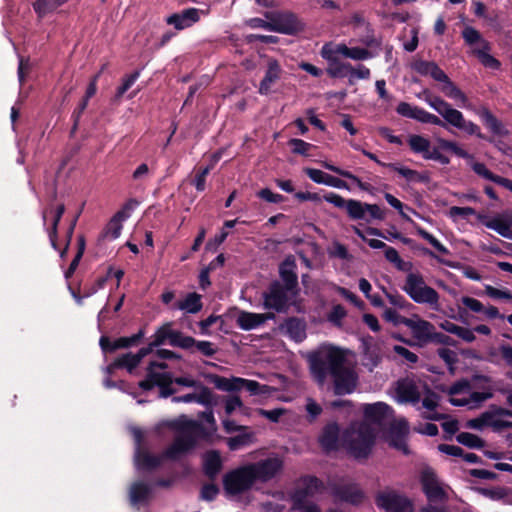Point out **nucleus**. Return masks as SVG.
<instances>
[{
  "instance_id": "nucleus-12",
  "label": "nucleus",
  "mask_w": 512,
  "mask_h": 512,
  "mask_svg": "<svg viewBox=\"0 0 512 512\" xmlns=\"http://www.w3.org/2000/svg\"><path fill=\"white\" fill-rule=\"evenodd\" d=\"M254 482L247 465L227 472L223 476V486L227 494L238 495L251 489Z\"/></svg>"
},
{
  "instance_id": "nucleus-30",
  "label": "nucleus",
  "mask_w": 512,
  "mask_h": 512,
  "mask_svg": "<svg viewBox=\"0 0 512 512\" xmlns=\"http://www.w3.org/2000/svg\"><path fill=\"white\" fill-rule=\"evenodd\" d=\"M223 463L219 451L211 450L203 456V471L209 480L214 481L220 471L222 470Z\"/></svg>"
},
{
  "instance_id": "nucleus-45",
  "label": "nucleus",
  "mask_w": 512,
  "mask_h": 512,
  "mask_svg": "<svg viewBox=\"0 0 512 512\" xmlns=\"http://www.w3.org/2000/svg\"><path fill=\"white\" fill-rule=\"evenodd\" d=\"M456 441L469 449H482L486 444L482 438L470 432H460L456 435Z\"/></svg>"
},
{
  "instance_id": "nucleus-54",
  "label": "nucleus",
  "mask_w": 512,
  "mask_h": 512,
  "mask_svg": "<svg viewBox=\"0 0 512 512\" xmlns=\"http://www.w3.org/2000/svg\"><path fill=\"white\" fill-rule=\"evenodd\" d=\"M303 489L309 492L310 496L324 489V483L318 477L307 475L302 478Z\"/></svg>"
},
{
  "instance_id": "nucleus-11",
  "label": "nucleus",
  "mask_w": 512,
  "mask_h": 512,
  "mask_svg": "<svg viewBox=\"0 0 512 512\" xmlns=\"http://www.w3.org/2000/svg\"><path fill=\"white\" fill-rule=\"evenodd\" d=\"M375 504L384 512H414L413 501L395 490L378 492L375 496Z\"/></svg>"
},
{
  "instance_id": "nucleus-13",
  "label": "nucleus",
  "mask_w": 512,
  "mask_h": 512,
  "mask_svg": "<svg viewBox=\"0 0 512 512\" xmlns=\"http://www.w3.org/2000/svg\"><path fill=\"white\" fill-rule=\"evenodd\" d=\"M173 375L170 372L149 371L146 377L138 383L143 391H150L154 387L159 388V397L168 398L176 393V389L172 387Z\"/></svg>"
},
{
  "instance_id": "nucleus-22",
  "label": "nucleus",
  "mask_w": 512,
  "mask_h": 512,
  "mask_svg": "<svg viewBox=\"0 0 512 512\" xmlns=\"http://www.w3.org/2000/svg\"><path fill=\"white\" fill-rule=\"evenodd\" d=\"M144 335V330L140 329L136 334L130 337H120L114 341H111L108 336H101L99 345L104 353H113L118 349H125L137 345Z\"/></svg>"
},
{
  "instance_id": "nucleus-60",
  "label": "nucleus",
  "mask_w": 512,
  "mask_h": 512,
  "mask_svg": "<svg viewBox=\"0 0 512 512\" xmlns=\"http://www.w3.org/2000/svg\"><path fill=\"white\" fill-rule=\"evenodd\" d=\"M383 318L385 321L392 323L395 326L403 324L408 326L411 318H407L405 316L400 315L395 309L387 308L383 313Z\"/></svg>"
},
{
  "instance_id": "nucleus-25",
  "label": "nucleus",
  "mask_w": 512,
  "mask_h": 512,
  "mask_svg": "<svg viewBox=\"0 0 512 512\" xmlns=\"http://www.w3.org/2000/svg\"><path fill=\"white\" fill-rule=\"evenodd\" d=\"M478 220L487 228L496 231L502 237L512 240V212L504 214V218L494 217L489 219L487 216L479 214Z\"/></svg>"
},
{
  "instance_id": "nucleus-57",
  "label": "nucleus",
  "mask_w": 512,
  "mask_h": 512,
  "mask_svg": "<svg viewBox=\"0 0 512 512\" xmlns=\"http://www.w3.org/2000/svg\"><path fill=\"white\" fill-rule=\"evenodd\" d=\"M443 112L442 117L444 119V123L447 122L458 129L464 119L463 113L453 108L451 105H449L446 110H443Z\"/></svg>"
},
{
  "instance_id": "nucleus-61",
  "label": "nucleus",
  "mask_w": 512,
  "mask_h": 512,
  "mask_svg": "<svg viewBox=\"0 0 512 512\" xmlns=\"http://www.w3.org/2000/svg\"><path fill=\"white\" fill-rule=\"evenodd\" d=\"M328 255L331 258H338L341 260H350L352 258L347 247L339 241H334L332 248L328 250Z\"/></svg>"
},
{
  "instance_id": "nucleus-26",
  "label": "nucleus",
  "mask_w": 512,
  "mask_h": 512,
  "mask_svg": "<svg viewBox=\"0 0 512 512\" xmlns=\"http://www.w3.org/2000/svg\"><path fill=\"white\" fill-rule=\"evenodd\" d=\"M340 427L337 422L327 423L319 435L318 442L325 452H332L338 449Z\"/></svg>"
},
{
  "instance_id": "nucleus-1",
  "label": "nucleus",
  "mask_w": 512,
  "mask_h": 512,
  "mask_svg": "<svg viewBox=\"0 0 512 512\" xmlns=\"http://www.w3.org/2000/svg\"><path fill=\"white\" fill-rule=\"evenodd\" d=\"M345 361L346 355L338 347L332 346L326 351L314 352L309 356L311 374L320 385L330 375L335 395L351 394L356 389L358 376L353 369L345 366Z\"/></svg>"
},
{
  "instance_id": "nucleus-19",
  "label": "nucleus",
  "mask_w": 512,
  "mask_h": 512,
  "mask_svg": "<svg viewBox=\"0 0 512 512\" xmlns=\"http://www.w3.org/2000/svg\"><path fill=\"white\" fill-rule=\"evenodd\" d=\"M396 112L403 117L414 119L421 123L446 127V123H444V121L441 120L438 116L429 113L421 107L412 106L407 102H400L396 107Z\"/></svg>"
},
{
  "instance_id": "nucleus-21",
  "label": "nucleus",
  "mask_w": 512,
  "mask_h": 512,
  "mask_svg": "<svg viewBox=\"0 0 512 512\" xmlns=\"http://www.w3.org/2000/svg\"><path fill=\"white\" fill-rule=\"evenodd\" d=\"M420 482L422 490L430 502L446 499V493L439 485L437 476L431 468H427L422 471Z\"/></svg>"
},
{
  "instance_id": "nucleus-4",
  "label": "nucleus",
  "mask_w": 512,
  "mask_h": 512,
  "mask_svg": "<svg viewBox=\"0 0 512 512\" xmlns=\"http://www.w3.org/2000/svg\"><path fill=\"white\" fill-rule=\"evenodd\" d=\"M183 433L178 435L173 443L164 450L162 453L164 460H178L182 455L188 453L196 446V438L194 433L200 437L207 439L210 437V433L204 427V425L195 420H188L184 423Z\"/></svg>"
},
{
  "instance_id": "nucleus-33",
  "label": "nucleus",
  "mask_w": 512,
  "mask_h": 512,
  "mask_svg": "<svg viewBox=\"0 0 512 512\" xmlns=\"http://www.w3.org/2000/svg\"><path fill=\"white\" fill-rule=\"evenodd\" d=\"M282 328H285L286 334L289 338L297 343L302 342L306 338V324L300 318H287L282 325Z\"/></svg>"
},
{
  "instance_id": "nucleus-37",
  "label": "nucleus",
  "mask_w": 512,
  "mask_h": 512,
  "mask_svg": "<svg viewBox=\"0 0 512 512\" xmlns=\"http://www.w3.org/2000/svg\"><path fill=\"white\" fill-rule=\"evenodd\" d=\"M490 50V42H484V47L475 48L472 52L484 67L499 70L501 62L490 54Z\"/></svg>"
},
{
  "instance_id": "nucleus-39",
  "label": "nucleus",
  "mask_w": 512,
  "mask_h": 512,
  "mask_svg": "<svg viewBox=\"0 0 512 512\" xmlns=\"http://www.w3.org/2000/svg\"><path fill=\"white\" fill-rule=\"evenodd\" d=\"M202 307L201 295L196 292L188 293L185 299L174 304V308L191 314L198 313Z\"/></svg>"
},
{
  "instance_id": "nucleus-58",
  "label": "nucleus",
  "mask_w": 512,
  "mask_h": 512,
  "mask_svg": "<svg viewBox=\"0 0 512 512\" xmlns=\"http://www.w3.org/2000/svg\"><path fill=\"white\" fill-rule=\"evenodd\" d=\"M288 145L292 148V153L302 155L305 157L309 156V151L312 148H315L313 144L298 138L290 139L288 141Z\"/></svg>"
},
{
  "instance_id": "nucleus-29",
  "label": "nucleus",
  "mask_w": 512,
  "mask_h": 512,
  "mask_svg": "<svg viewBox=\"0 0 512 512\" xmlns=\"http://www.w3.org/2000/svg\"><path fill=\"white\" fill-rule=\"evenodd\" d=\"M275 315L272 312L257 314L242 311L237 318V325L246 331L252 330L264 324L268 319H274Z\"/></svg>"
},
{
  "instance_id": "nucleus-31",
  "label": "nucleus",
  "mask_w": 512,
  "mask_h": 512,
  "mask_svg": "<svg viewBox=\"0 0 512 512\" xmlns=\"http://www.w3.org/2000/svg\"><path fill=\"white\" fill-rule=\"evenodd\" d=\"M396 393L399 401L403 403L415 404L420 400V392L413 381H398Z\"/></svg>"
},
{
  "instance_id": "nucleus-7",
  "label": "nucleus",
  "mask_w": 512,
  "mask_h": 512,
  "mask_svg": "<svg viewBox=\"0 0 512 512\" xmlns=\"http://www.w3.org/2000/svg\"><path fill=\"white\" fill-rule=\"evenodd\" d=\"M402 290L418 304L434 306L439 302L438 292L426 285L423 276L419 273H409L406 276Z\"/></svg>"
},
{
  "instance_id": "nucleus-28",
  "label": "nucleus",
  "mask_w": 512,
  "mask_h": 512,
  "mask_svg": "<svg viewBox=\"0 0 512 512\" xmlns=\"http://www.w3.org/2000/svg\"><path fill=\"white\" fill-rule=\"evenodd\" d=\"M282 74V68L276 59H270L267 64V70L263 79L260 82L258 92L261 95H268L271 92V87L276 83Z\"/></svg>"
},
{
  "instance_id": "nucleus-56",
  "label": "nucleus",
  "mask_w": 512,
  "mask_h": 512,
  "mask_svg": "<svg viewBox=\"0 0 512 512\" xmlns=\"http://www.w3.org/2000/svg\"><path fill=\"white\" fill-rule=\"evenodd\" d=\"M437 355L445 362L448 367V370L451 374L455 371V365L458 362L457 353L449 348H438Z\"/></svg>"
},
{
  "instance_id": "nucleus-35",
  "label": "nucleus",
  "mask_w": 512,
  "mask_h": 512,
  "mask_svg": "<svg viewBox=\"0 0 512 512\" xmlns=\"http://www.w3.org/2000/svg\"><path fill=\"white\" fill-rule=\"evenodd\" d=\"M388 168L396 171L402 177H404L408 182H417L427 184L430 182V175L428 172H419L417 170L400 166L398 163H390L388 164Z\"/></svg>"
},
{
  "instance_id": "nucleus-15",
  "label": "nucleus",
  "mask_w": 512,
  "mask_h": 512,
  "mask_svg": "<svg viewBox=\"0 0 512 512\" xmlns=\"http://www.w3.org/2000/svg\"><path fill=\"white\" fill-rule=\"evenodd\" d=\"M320 55L328 63L326 72L330 78H345L348 76V69L351 68V63L343 62L339 59L340 53L336 52V47L331 43L323 45Z\"/></svg>"
},
{
  "instance_id": "nucleus-2",
  "label": "nucleus",
  "mask_w": 512,
  "mask_h": 512,
  "mask_svg": "<svg viewBox=\"0 0 512 512\" xmlns=\"http://www.w3.org/2000/svg\"><path fill=\"white\" fill-rule=\"evenodd\" d=\"M407 143L413 153L420 154L425 160L437 161L442 165H448L450 163V159L446 155L440 153L439 149L449 150L456 156L466 160L473 159V155L461 148L457 142L444 138H438V147H434L433 149H431L430 140L422 135H409Z\"/></svg>"
},
{
  "instance_id": "nucleus-36",
  "label": "nucleus",
  "mask_w": 512,
  "mask_h": 512,
  "mask_svg": "<svg viewBox=\"0 0 512 512\" xmlns=\"http://www.w3.org/2000/svg\"><path fill=\"white\" fill-rule=\"evenodd\" d=\"M164 460L163 455H153L148 451H138L136 454V466L138 469L151 471L158 468Z\"/></svg>"
},
{
  "instance_id": "nucleus-32",
  "label": "nucleus",
  "mask_w": 512,
  "mask_h": 512,
  "mask_svg": "<svg viewBox=\"0 0 512 512\" xmlns=\"http://www.w3.org/2000/svg\"><path fill=\"white\" fill-rule=\"evenodd\" d=\"M423 252L425 254L435 258L439 263H441L447 267L454 268V269H461L463 275L470 280L480 281L482 278L480 273L472 266L462 265L459 262H454V261H450V260L441 258V257L437 256L435 253H433L431 250H429L428 248H423Z\"/></svg>"
},
{
  "instance_id": "nucleus-48",
  "label": "nucleus",
  "mask_w": 512,
  "mask_h": 512,
  "mask_svg": "<svg viewBox=\"0 0 512 512\" xmlns=\"http://www.w3.org/2000/svg\"><path fill=\"white\" fill-rule=\"evenodd\" d=\"M461 35L465 44L468 46L479 44L480 47H484V42H488L482 37L481 33L472 26H466L462 30Z\"/></svg>"
},
{
  "instance_id": "nucleus-49",
  "label": "nucleus",
  "mask_w": 512,
  "mask_h": 512,
  "mask_svg": "<svg viewBox=\"0 0 512 512\" xmlns=\"http://www.w3.org/2000/svg\"><path fill=\"white\" fill-rule=\"evenodd\" d=\"M384 255L386 260L390 263H393L395 267L400 271H407L412 266L410 262H404L399 256L398 251L391 246H386L384 249Z\"/></svg>"
},
{
  "instance_id": "nucleus-55",
  "label": "nucleus",
  "mask_w": 512,
  "mask_h": 512,
  "mask_svg": "<svg viewBox=\"0 0 512 512\" xmlns=\"http://www.w3.org/2000/svg\"><path fill=\"white\" fill-rule=\"evenodd\" d=\"M139 358H136L135 354L128 352L114 360V366L126 368L129 372H132L139 365Z\"/></svg>"
},
{
  "instance_id": "nucleus-51",
  "label": "nucleus",
  "mask_w": 512,
  "mask_h": 512,
  "mask_svg": "<svg viewBox=\"0 0 512 512\" xmlns=\"http://www.w3.org/2000/svg\"><path fill=\"white\" fill-rule=\"evenodd\" d=\"M139 77L140 70H135L131 74L124 76L122 79V84L116 89L114 100L119 101Z\"/></svg>"
},
{
  "instance_id": "nucleus-14",
  "label": "nucleus",
  "mask_w": 512,
  "mask_h": 512,
  "mask_svg": "<svg viewBox=\"0 0 512 512\" xmlns=\"http://www.w3.org/2000/svg\"><path fill=\"white\" fill-rule=\"evenodd\" d=\"M323 199L337 208L345 209L351 220H365L368 223L370 222V219L366 217L365 202L355 199H345L334 192L326 193L323 195Z\"/></svg>"
},
{
  "instance_id": "nucleus-64",
  "label": "nucleus",
  "mask_w": 512,
  "mask_h": 512,
  "mask_svg": "<svg viewBox=\"0 0 512 512\" xmlns=\"http://www.w3.org/2000/svg\"><path fill=\"white\" fill-rule=\"evenodd\" d=\"M472 170L480 177L489 180L491 182L496 181L498 175L494 174L492 171H490L484 163L481 162H473L471 165Z\"/></svg>"
},
{
  "instance_id": "nucleus-16",
  "label": "nucleus",
  "mask_w": 512,
  "mask_h": 512,
  "mask_svg": "<svg viewBox=\"0 0 512 512\" xmlns=\"http://www.w3.org/2000/svg\"><path fill=\"white\" fill-rule=\"evenodd\" d=\"M330 493L335 500L359 506L365 500V493L357 483L330 484Z\"/></svg>"
},
{
  "instance_id": "nucleus-24",
  "label": "nucleus",
  "mask_w": 512,
  "mask_h": 512,
  "mask_svg": "<svg viewBox=\"0 0 512 512\" xmlns=\"http://www.w3.org/2000/svg\"><path fill=\"white\" fill-rule=\"evenodd\" d=\"M407 327L411 329L412 336L417 340L419 346L430 344L436 329L431 322L420 318L410 319Z\"/></svg>"
},
{
  "instance_id": "nucleus-5",
  "label": "nucleus",
  "mask_w": 512,
  "mask_h": 512,
  "mask_svg": "<svg viewBox=\"0 0 512 512\" xmlns=\"http://www.w3.org/2000/svg\"><path fill=\"white\" fill-rule=\"evenodd\" d=\"M183 433L178 435L173 443L164 450L162 453L164 460H178L182 455L188 453L196 446V438L194 433L200 437L207 439L210 437V433L204 427V425L195 420H188L184 423Z\"/></svg>"
},
{
  "instance_id": "nucleus-20",
  "label": "nucleus",
  "mask_w": 512,
  "mask_h": 512,
  "mask_svg": "<svg viewBox=\"0 0 512 512\" xmlns=\"http://www.w3.org/2000/svg\"><path fill=\"white\" fill-rule=\"evenodd\" d=\"M151 346L158 347L169 340V344L173 347H184L188 345V338H184V334L178 330L171 329V323H165L159 327L152 336Z\"/></svg>"
},
{
  "instance_id": "nucleus-27",
  "label": "nucleus",
  "mask_w": 512,
  "mask_h": 512,
  "mask_svg": "<svg viewBox=\"0 0 512 512\" xmlns=\"http://www.w3.org/2000/svg\"><path fill=\"white\" fill-rule=\"evenodd\" d=\"M296 261L292 256L285 258L279 266V275L283 281V287L287 291H296L298 287V276L296 273Z\"/></svg>"
},
{
  "instance_id": "nucleus-42",
  "label": "nucleus",
  "mask_w": 512,
  "mask_h": 512,
  "mask_svg": "<svg viewBox=\"0 0 512 512\" xmlns=\"http://www.w3.org/2000/svg\"><path fill=\"white\" fill-rule=\"evenodd\" d=\"M151 488L144 482H134L130 487V501L133 505L144 502L148 499Z\"/></svg>"
},
{
  "instance_id": "nucleus-53",
  "label": "nucleus",
  "mask_w": 512,
  "mask_h": 512,
  "mask_svg": "<svg viewBox=\"0 0 512 512\" xmlns=\"http://www.w3.org/2000/svg\"><path fill=\"white\" fill-rule=\"evenodd\" d=\"M371 76V71L368 67L363 64H359L357 67H353L348 69V83L350 85H354L357 79H369Z\"/></svg>"
},
{
  "instance_id": "nucleus-52",
  "label": "nucleus",
  "mask_w": 512,
  "mask_h": 512,
  "mask_svg": "<svg viewBox=\"0 0 512 512\" xmlns=\"http://www.w3.org/2000/svg\"><path fill=\"white\" fill-rule=\"evenodd\" d=\"M409 433V425L406 419L402 418L393 421L388 429L389 438H406Z\"/></svg>"
},
{
  "instance_id": "nucleus-59",
  "label": "nucleus",
  "mask_w": 512,
  "mask_h": 512,
  "mask_svg": "<svg viewBox=\"0 0 512 512\" xmlns=\"http://www.w3.org/2000/svg\"><path fill=\"white\" fill-rule=\"evenodd\" d=\"M225 413L231 415L236 409H240L243 414H247L248 408L244 406L242 400L237 395L228 396L225 400Z\"/></svg>"
},
{
  "instance_id": "nucleus-44",
  "label": "nucleus",
  "mask_w": 512,
  "mask_h": 512,
  "mask_svg": "<svg viewBox=\"0 0 512 512\" xmlns=\"http://www.w3.org/2000/svg\"><path fill=\"white\" fill-rule=\"evenodd\" d=\"M413 227H414L417 235H419L422 239L426 240L439 253H441L443 255H449L450 254V251H449V249L447 247H445L434 235L429 233L427 230H425L419 224L413 223Z\"/></svg>"
},
{
  "instance_id": "nucleus-62",
  "label": "nucleus",
  "mask_w": 512,
  "mask_h": 512,
  "mask_svg": "<svg viewBox=\"0 0 512 512\" xmlns=\"http://www.w3.org/2000/svg\"><path fill=\"white\" fill-rule=\"evenodd\" d=\"M220 490L214 483H206L201 487L199 498L203 501L211 502L216 499Z\"/></svg>"
},
{
  "instance_id": "nucleus-43",
  "label": "nucleus",
  "mask_w": 512,
  "mask_h": 512,
  "mask_svg": "<svg viewBox=\"0 0 512 512\" xmlns=\"http://www.w3.org/2000/svg\"><path fill=\"white\" fill-rule=\"evenodd\" d=\"M325 169L331 171V172H334L344 178H347L351 181H353L361 190L363 191H368L369 190V184L368 183H365L363 181H361V179L359 177H357L356 175L352 174L350 171H347V170H344V169H341L329 162H322L321 164Z\"/></svg>"
},
{
  "instance_id": "nucleus-41",
  "label": "nucleus",
  "mask_w": 512,
  "mask_h": 512,
  "mask_svg": "<svg viewBox=\"0 0 512 512\" xmlns=\"http://www.w3.org/2000/svg\"><path fill=\"white\" fill-rule=\"evenodd\" d=\"M64 213H65V205L63 203L59 204L54 211V216H53V221H52L51 227L46 229L47 233H48L49 240H50V244H51L52 248L55 250H59V246H58V242H57L58 226H59V223H60L61 218Z\"/></svg>"
},
{
  "instance_id": "nucleus-23",
  "label": "nucleus",
  "mask_w": 512,
  "mask_h": 512,
  "mask_svg": "<svg viewBox=\"0 0 512 512\" xmlns=\"http://www.w3.org/2000/svg\"><path fill=\"white\" fill-rule=\"evenodd\" d=\"M200 12L201 10L197 8H187L179 13L171 14L167 17L166 23L174 26L176 30H184L193 26L200 20ZM202 13L204 12L202 11Z\"/></svg>"
},
{
  "instance_id": "nucleus-17",
  "label": "nucleus",
  "mask_w": 512,
  "mask_h": 512,
  "mask_svg": "<svg viewBox=\"0 0 512 512\" xmlns=\"http://www.w3.org/2000/svg\"><path fill=\"white\" fill-rule=\"evenodd\" d=\"M247 466L254 483L256 481L268 482L281 471L283 463L279 458H267Z\"/></svg>"
},
{
  "instance_id": "nucleus-40",
  "label": "nucleus",
  "mask_w": 512,
  "mask_h": 512,
  "mask_svg": "<svg viewBox=\"0 0 512 512\" xmlns=\"http://www.w3.org/2000/svg\"><path fill=\"white\" fill-rule=\"evenodd\" d=\"M336 52L340 53V55L345 58H350L353 60H367L372 58V53L362 47H348L346 44L340 43L335 45Z\"/></svg>"
},
{
  "instance_id": "nucleus-50",
  "label": "nucleus",
  "mask_w": 512,
  "mask_h": 512,
  "mask_svg": "<svg viewBox=\"0 0 512 512\" xmlns=\"http://www.w3.org/2000/svg\"><path fill=\"white\" fill-rule=\"evenodd\" d=\"M424 98L425 102L432 107L435 111H437L441 116L443 110H446L449 107V103L446 102L444 99H442L439 96H433L431 92L428 89H425L419 97Z\"/></svg>"
},
{
  "instance_id": "nucleus-10",
  "label": "nucleus",
  "mask_w": 512,
  "mask_h": 512,
  "mask_svg": "<svg viewBox=\"0 0 512 512\" xmlns=\"http://www.w3.org/2000/svg\"><path fill=\"white\" fill-rule=\"evenodd\" d=\"M264 16L272 21L273 32L296 35L305 29V24L293 12L267 11Z\"/></svg>"
},
{
  "instance_id": "nucleus-9",
  "label": "nucleus",
  "mask_w": 512,
  "mask_h": 512,
  "mask_svg": "<svg viewBox=\"0 0 512 512\" xmlns=\"http://www.w3.org/2000/svg\"><path fill=\"white\" fill-rule=\"evenodd\" d=\"M205 379L210 384H213L216 389L225 392H236L246 389L251 395H260L268 390L267 385H261L255 380L240 377H231L229 379L218 374L208 373L205 375Z\"/></svg>"
},
{
  "instance_id": "nucleus-8",
  "label": "nucleus",
  "mask_w": 512,
  "mask_h": 512,
  "mask_svg": "<svg viewBox=\"0 0 512 512\" xmlns=\"http://www.w3.org/2000/svg\"><path fill=\"white\" fill-rule=\"evenodd\" d=\"M375 440L374 428L366 422H361L348 440V451L356 459H366L372 452Z\"/></svg>"
},
{
  "instance_id": "nucleus-6",
  "label": "nucleus",
  "mask_w": 512,
  "mask_h": 512,
  "mask_svg": "<svg viewBox=\"0 0 512 512\" xmlns=\"http://www.w3.org/2000/svg\"><path fill=\"white\" fill-rule=\"evenodd\" d=\"M412 69L422 76H431L435 81L443 83L441 91L456 101L466 102L467 96L458 88L448 75L434 61L416 60L412 63Z\"/></svg>"
},
{
  "instance_id": "nucleus-46",
  "label": "nucleus",
  "mask_w": 512,
  "mask_h": 512,
  "mask_svg": "<svg viewBox=\"0 0 512 512\" xmlns=\"http://www.w3.org/2000/svg\"><path fill=\"white\" fill-rule=\"evenodd\" d=\"M68 0H36L33 3V9L39 17L45 16L66 3Z\"/></svg>"
},
{
  "instance_id": "nucleus-38",
  "label": "nucleus",
  "mask_w": 512,
  "mask_h": 512,
  "mask_svg": "<svg viewBox=\"0 0 512 512\" xmlns=\"http://www.w3.org/2000/svg\"><path fill=\"white\" fill-rule=\"evenodd\" d=\"M184 338H188L190 342H188L187 346L181 347V349L188 350L191 353H194V351L197 350L206 357H212L217 352V348L215 347L214 343L210 341H199L192 336L187 335H184Z\"/></svg>"
},
{
  "instance_id": "nucleus-18",
  "label": "nucleus",
  "mask_w": 512,
  "mask_h": 512,
  "mask_svg": "<svg viewBox=\"0 0 512 512\" xmlns=\"http://www.w3.org/2000/svg\"><path fill=\"white\" fill-rule=\"evenodd\" d=\"M287 292V289L279 281H273L270 283L268 291L263 293L264 307L277 312H285L289 300Z\"/></svg>"
},
{
  "instance_id": "nucleus-63",
  "label": "nucleus",
  "mask_w": 512,
  "mask_h": 512,
  "mask_svg": "<svg viewBox=\"0 0 512 512\" xmlns=\"http://www.w3.org/2000/svg\"><path fill=\"white\" fill-rule=\"evenodd\" d=\"M308 497H311L309 492L303 488L297 489L292 495L293 509L302 510L307 508L309 505L306 503Z\"/></svg>"
},
{
  "instance_id": "nucleus-34",
  "label": "nucleus",
  "mask_w": 512,
  "mask_h": 512,
  "mask_svg": "<svg viewBox=\"0 0 512 512\" xmlns=\"http://www.w3.org/2000/svg\"><path fill=\"white\" fill-rule=\"evenodd\" d=\"M390 411H392V408L383 402L366 404L363 409L365 418L375 424H381Z\"/></svg>"
},
{
  "instance_id": "nucleus-47",
  "label": "nucleus",
  "mask_w": 512,
  "mask_h": 512,
  "mask_svg": "<svg viewBox=\"0 0 512 512\" xmlns=\"http://www.w3.org/2000/svg\"><path fill=\"white\" fill-rule=\"evenodd\" d=\"M199 392L195 393L196 403L205 406L206 408H213L216 404V395L206 386L198 383Z\"/></svg>"
},
{
  "instance_id": "nucleus-3",
  "label": "nucleus",
  "mask_w": 512,
  "mask_h": 512,
  "mask_svg": "<svg viewBox=\"0 0 512 512\" xmlns=\"http://www.w3.org/2000/svg\"><path fill=\"white\" fill-rule=\"evenodd\" d=\"M477 115L480 117L486 129L491 132V137L485 136L476 123L466 120L465 118L458 129L464 131L468 135H475L479 139L486 140L489 143L494 144L495 147L501 149L503 142L496 138L507 137L509 136L510 131L487 107H481L478 110Z\"/></svg>"
}]
</instances>
